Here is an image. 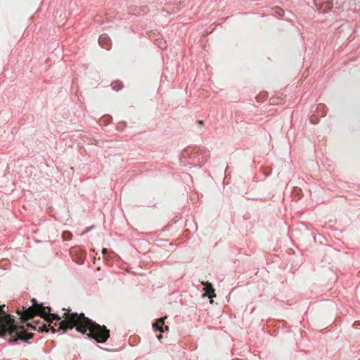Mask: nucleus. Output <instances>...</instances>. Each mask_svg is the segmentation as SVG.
Returning a JSON list of instances; mask_svg holds the SVG:
<instances>
[{"instance_id":"7","label":"nucleus","mask_w":360,"mask_h":360,"mask_svg":"<svg viewBox=\"0 0 360 360\" xmlns=\"http://www.w3.org/2000/svg\"><path fill=\"white\" fill-rule=\"evenodd\" d=\"M62 237L65 240H69L72 238V233L70 231H64L62 234Z\"/></svg>"},{"instance_id":"8","label":"nucleus","mask_w":360,"mask_h":360,"mask_svg":"<svg viewBox=\"0 0 360 360\" xmlns=\"http://www.w3.org/2000/svg\"><path fill=\"white\" fill-rule=\"evenodd\" d=\"M108 252V249H106V248H103V249L102 250V253H103V255L106 254Z\"/></svg>"},{"instance_id":"10","label":"nucleus","mask_w":360,"mask_h":360,"mask_svg":"<svg viewBox=\"0 0 360 360\" xmlns=\"http://www.w3.org/2000/svg\"><path fill=\"white\" fill-rule=\"evenodd\" d=\"M162 335H158V338L159 340H161V339H162Z\"/></svg>"},{"instance_id":"9","label":"nucleus","mask_w":360,"mask_h":360,"mask_svg":"<svg viewBox=\"0 0 360 360\" xmlns=\"http://www.w3.org/2000/svg\"><path fill=\"white\" fill-rule=\"evenodd\" d=\"M198 124H200V125H202L203 124V122L202 120H199L198 121Z\"/></svg>"},{"instance_id":"5","label":"nucleus","mask_w":360,"mask_h":360,"mask_svg":"<svg viewBox=\"0 0 360 360\" xmlns=\"http://www.w3.org/2000/svg\"><path fill=\"white\" fill-rule=\"evenodd\" d=\"M99 44L105 49H110L111 47V40L106 34H103L100 37Z\"/></svg>"},{"instance_id":"1","label":"nucleus","mask_w":360,"mask_h":360,"mask_svg":"<svg viewBox=\"0 0 360 360\" xmlns=\"http://www.w3.org/2000/svg\"><path fill=\"white\" fill-rule=\"evenodd\" d=\"M32 301L33 304L28 308L22 307V309L17 310L16 312L20 315L22 322L31 319L35 316H39L44 319L49 325L43 324L37 326V324L27 323V326L31 330L48 332L49 326L51 331L55 333L58 330L55 329L54 326H51V323L56 321L54 326L58 325V330L65 332L67 330L75 327L76 330L81 333L84 334L88 331V337L96 340L98 342H105L110 337V330L105 326L96 323L86 317L84 314L70 313V310H68L63 313L62 317H60L56 314L51 313V307L37 304L34 300Z\"/></svg>"},{"instance_id":"4","label":"nucleus","mask_w":360,"mask_h":360,"mask_svg":"<svg viewBox=\"0 0 360 360\" xmlns=\"http://www.w3.org/2000/svg\"><path fill=\"white\" fill-rule=\"evenodd\" d=\"M167 317H165V318H160L155 323H153V328L155 330H159L160 332H165V330H169V327L168 326H164V324H165V319H166Z\"/></svg>"},{"instance_id":"12","label":"nucleus","mask_w":360,"mask_h":360,"mask_svg":"<svg viewBox=\"0 0 360 360\" xmlns=\"http://www.w3.org/2000/svg\"><path fill=\"white\" fill-rule=\"evenodd\" d=\"M314 121H315V119L311 118V122L315 123Z\"/></svg>"},{"instance_id":"3","label":"nucleus","mask_w":360,"mask_h":360,"mask_svg":"<svg viewBox=\"0 0 360 360\" xmlns=\"http://www.w3.org/2000/svg\"><path fill=\"white\" fill-rule=\"evenodd\" d=\"M202 283L205 286L203 290L205 291V293L202 295L203 297L207 296L210 299H212L213 297H216V294L214 293V289L210 283L202 282Z\"/></svg>"},{"instance_id":"6","label":"nucleus","mask_w":360,"mask_h":360,"mask_svg":"<svg viewBox=\"0 0 360 360\" xmlns=\"http://www.w3.org/2000/svg\"><path fill=\"white\" fill-rule=\"evenodd\" d=\"M113 90L119 91L122 89L123 84L120 81H115L111 84Z\"/></svg>"},{"instance_id":"11","label":"nucleus","mask_w":360,"mask_h":360,"mask_svg":"<svg viewBox=\"0 0 360 360\" xmlns=\"http://www.w3.org/2000/svg\"><path fill=\"white\" fill-rule=\"evenodd\" d=\"M314 121H315V119L311 118V122L315 123Z\"/></svg>"},{"instance_id":"2","label":"nucleus","mask_w":360,"mask_h":360,"mask_svg":"<svg viewBox=\"0 0 360 360\" xmlns=\"http://www.w3.org/2000/svg\"><path fill=\"white\" fill-rule=\"evenodd\" d=\"M3 307L0 305V336L8 333L13 342H16L18 340L26 342L32 338L33 334L27 333L23 326L15 325L14 319L1 310Z\"/></svg>"}]
</instances>
